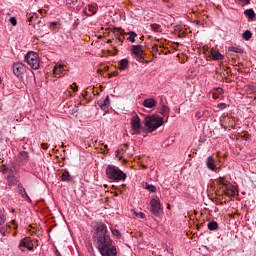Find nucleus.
I'll list each match as a JSON object with an SVG mask.
<instances>
[{"mask_svg": "<svg viewBox=\"0 0 256 256\" xmlns=\"http://www.w3.org/2000/svg\"><path fill=\"white\" fill-rule=\"evenodd\" d=\"M217 107H218V109H226V108H227V104H225V103H219V104L217 105Z\"/></svg>", "mask_w": 256, "mask_h": 256, "instance_id": "nucleus-34", "label": "nucleus"}, {"mask_svg": "<svg viewBox=\"0 0 256 256\" xmlns=\"http://www.w3.org/2000/svg\"><path fill=\"white\" fill-rule=\"evenodd\" d=\"M130 126L133 131V135H139L141 133V130L143 129V124H141V118H139L138 115H133L130 118Z\"/></svg>", "mask_w": 256, "mask_h": 256, "instance_id": "nucleus-6", "label": "nucleus"}, {"mask_svg": "<svg viewBox=\"0 0 256 256\" xmlns=\"http://www.w3.org/2000/svg\"><path fill=\"white\" fill-rule=\"evenodd\" d=\"M71 89L74 90V91H77V88L71 86Z\"/></svg>", "mask_w": 256, "mask_h": 256, "instance_id": "nucleus-39", "label": "nucleus"}, {"mask_svg": "<svg viewBox=\"0 0 256 256\" xmlns=\"http://www.w3.org/2000/svg\"><path fill=\"white\" fill-rule=\"evenodd\" d=\"M25 61L31 67V69H39L41 65V59H39V54L37 52L30 51L25 55Z\"/></svg>", "mask_w": 256, "mask_h": 256, "instance_id": "nucleus-4", "label": "nucleus"}, {"mask_svg": "<svg viewBox=\"0 0 256 256\" xmlns=\"http://www.w3.org/2000/svg\"><path fill=\"white\" fill-rule=\"evenodd\" d=\"M161 115H163V117L169 115V107L167 106H162L161 110H160Z\"/></svg>", "mask_w": 256, "mask_h": 256, "instance_id": "nucleus-23", "label": "nucleus"}, {"mask_svg": "<svg viewBox=\"0 0 256 256\" xmlns=\"http://www.w3.org/2000/svg\"><path fill=\"white\" fill-rule=\"evenodd\" d=\"M12 225H15V220H12Z\"/></svg>", "mask_w": 256, "mask_h": 256, "instance_id": "nucleus-40", "label": "nucleus"}, {"mask_svg": "<svg viewBox=\"0 0 256 256\" xmlns=\"http://www.w3.org/2000/svg\"><path fill=\"white\" fill-rule=\"evenodd\" d=\"M131 51L133 55L137 57L138 61H141V59H143V46L133 45Z\"/></svg>", "mask_w": 256, "mask_h": 256, "instance_id": "nucleus-10", "label": "nucleus"}, {"mask_svg": "<svg viewBox=\"0 0 256 256\" xmlns=\"http://www.w3.org/2000/svg\"><path fill=\"white\" fill-rule=\"evenodd\" d=\"M231 192H232L233 195H237V188L232 186L231 187Z\"/></svg>", "mask_w": 256, "mask_h": 256, "instance_id": "nucleus-37", "label": "nucleus"}, {"mask_svg": "<svg viewBox=\"0 0 256 256\" xmlns=\"http://www.w3.org/2000/svg\"><path fill=\"white\" fill-rule=\"evenodd\" d=\"M65 71V64L62 62H58L53 69L54 75H61Z\"/></svg>", "mask_w": 256, "mask_h": 256, "instance_id": "nucleus-12", "label": "nucleus"}, {"mask_svg": "<svg viewBox=\"0 0 256 256\" xmlns=\"http://www.w3.org/2000/svg\"><path fill=\"white\" fill-rule=\"evenodd\" d=\"M163 123H164L163 117L157 114L146 116L144 119V125L147 128V131H149V133H153V131H157V129H159V127H161Z\"/></svg>", "mask_w": 256, "mask_h": 256, "instance_id": "nucleus-2", "label": "nucleus"}, {"mask_svg": "<svg viewBox=\"0 0 256 256\" xmlns=\"http://www.w3.org/2000/svg\"><path fill=\"white\" fill-rule=\"evenodd\" d=\"M150 211L152 215H155V217L161 216V213L163 212V205L161 204V200H159V198H153L150 201Z\"/></svg>", "mask_w": 256, "mask_h": 256, "instance_id": "nucleus-5", "label": "nucleus"}, {"mask_svg": "<svg viewBox=\"0 0 256 256\" xmlns=\"http://www.w3.org/2000/svg\"><path fill=\"white\" fill-rule=\"evenodd\" d=\"M126 35H129V37L127 38L128 41H130L131 43H135V37H137V33H135L134 31H130L126 33Z\"/></svg>", "mask_w": 256, "mask_h": 256, "instance_id": "nucleus-19", "label": "nucleus"}, {"mask_svg": "<svg viewBox=\"0 0 256 256\" xmlns=\"http://www.w3.org/2000/svg\"><path fill=\"white\" fill-rule=\"evenodd\" d=\"M136 217H139L140 219H145V213L143 212L136 213Z\"/></svg>", "mask_w": 256, "mask_h": 256, "instance_id": "nucleus-35", "label": "nucleus"}, {"mask_svg": "<svg viewBox=\"0 0 256 256\" xmlns=\"http://www.w3.org/2000/svg\"><path fill=\"white\" fill-rule=\"evenodd\" d=\"M7 171H9V168H7V166H3L1 168V172L3 173V175H5V173H7Z\"/></svg>", "mask_w": 256, "mask_h": 256, "instance_id": "nucleus-36", "label": "nucleus"}, {"mask_svg": "<svg viewBox=\"0 0 256 256\" xmlns=\"http://www.w3.org/2000/svg\"><path fill=\"white\" fill-rule=\"evenodd\" d=\"M112 235L115 237H121V232H119V230H112Z\"/></svg>", "mask_w": 256, "mask_h": 256, "instance_id": "nucleus-30", "label": "nucleus"}, {"mask_svg": "<svg viewBox=\"0 0 256 256\" xmlns=\"http://www.w3.org/2000/svg\"><path fill=\"white\" fill-rule=\"evenodd\" d=\"M50 27H53V28L57 27V22L50 23Z\"/></svg>", "mask_w": 256, "mask_h": 256, "instance_id": "nucleus-38", "label": "nucleus"}, {"mask_svg": "<svg viewBox=\"0 0 256 256\" xmlns=\"http://www.w3.org/2000/svg\"><path fill=\"white\" fill-rule=\"evenodd\" d=\"M219 224H217V222L212 221L208 223V229L209 231H216V229H218Z\"/></svg>", "mask_w": 256, "mask_h": 256, "instance_id": "nucleus-20", "label": "nucleus"}, {"mask_svg": "<svg viewBox=\"0 0 256 256\" xmlns=\"http://www.w3.org/2000/svg\"><path fill=\"white\" fill-rule=\"evenodd\" d=\"M242 37L246 40L249 41V39H251V37H253V34L251 33V31L246 30L243 34Z\"/></svg>", "mask_w": 256, "mask_h": 256, "instance_id": "nucleus-21", "label": "nucleus"}, {"mask_svg": "<svg viewBox=\"0 0 256 256\" xmlns=\"http://www.w3.org/2000/svg\"><path fill=\"white\" fill-rule=\"evenodd\" d=\"M88 8H89V9H95V10H97V9H98L97 3L89 4V5H88Z\"/></svg>", "mask_w": 256, "mask_h": 256, "instance_id": "nucleus-31", "label": "nucleus"}, {"mask_svg": "<svg viewBox=\"0 0 256 256\" xmlns=\"http://www.w3.org/2000/svg\"><path fill=\"white\" fill-rule=\"evenodd\" d=\"M12 69L16 77H23V75H25V72L27 71V67H25L24 64L21 62H15L12 66Z\"/></svg>", "mask_w": 256, "mask_h": 256, "instance_id": "nucleus-7", "label": "nucleus"}, {"mask_svg": "<svg viewBox=\"0 0 256 256\" xmlns=\"http://www.w3.org/2000/svg\"><path fill=\"white\" fill-rule=\"evenodd\" d=\"M5 221H6L5 216L0 215V231H1V227H3V225H5Z\"/></svg>", "mask_w": 256, "mask_h": 256, "instance_id": "nucleus-29", "label": "nucleus"}, {"mask_svg": "<svg viewBox=\"0 0 256 256\" xmlns=\"http://www.w3.org/2000/svg\"><path fill=\"white\" fill-rule=\"evenodd\" d=\"M1 81H2V80H1V77H0V83H1Z\"/></svg>", "mask_w": 256, "mask_h": 256, "instance_id": "nucleus-42", "label": "nucleus"}, {"mask_svg": "<svg viewBox=\"0 0 256 256\" xmlns=\"http://www.w3.org/2000/svg\"><path fill=\"white\" fill-rule=\"evenodd\" d=\"M244 15L248 17L252 21V19H255V11L253 9H247L244 11Z\"/></svg>", "mask_w": 256, "mask_h": 256, "instance_id": "nucleus-18", "label": "nucleus"}, {"mask_svg": "<svg viewBox=\"0 0 256 256\" xmlns=\"http://www.w3.org/2000/svg\"><path fill=\"white\" fill-rule=\"evenodd\" d=\"M143 107H146V109H153V107L157 106V100L154 98H147L142 103Z\"/></svg>", "mask_w": 256, "mask_h": 256, "instance_id": "nucleus-11", "label": "nucleus"}, {"mask_svg": "<svg viewBox=\"0 0 256 256\" xmlns=\"http://www.w3.org/2000/svg\"><path fill=\"white\" fill-rule=\"evenodd\" d=\"M206 167L210 169V171H215V168L217 166L215 165V159L213 158V156H209L206 159Z\"/></svg>", "mask_w": 256, "mask_h": 256, "instance_id": "nucleus-13", "label": "nucleus"}, {"mask_svg": "<svg viewBox=\"0 0 256 256\" xmlns=\"http://www.w3.org/2000/svg\"><path fill=\"white\" fill-rule=\"evenodd\" d=\"M145 189H147V191H149L150 193H155V191H157V187L151 184H146Z\"/></svg>", "mask_w": 256, "mask_h": 256, "instance_id": "nucleus-22", "label": "nucleus"}, {"mask_svg": "<svg viewBox=\"0 0 256 256\" xmlns=\"http://www.w3.org/2000/svg\"><path fill=\"white\" fill-rule=\"evenodd\" d=\"M98 106L104 113H107L109 111V107H111V101L109 100V96H106L104 99H100L98 101Z\"/></svg>", "mask_w": 256, "mask_h": 256, "instance_id": "nucleus-8", "label": "nucleus"}, {"mask_svg": "<svg viewBox=\"0 0 256 256\" xmlns=\"http://www.w3.org/2000/svg\"><path fill=\"white\" fill-rule=\"evenodd\" d=\"M18 159L20 161V163H27V160L29 159V153L23 151L20 152L18 155Z\"/></svg>", "mask_w": 256, "mask_h": 256, "instance_id": "nucleus-15", "label": "nucleus"}, {"mask_svg": "<svg viewBox=\"0 0 256 256\" xmlns=\"http://www.w3.org/2000/svg\"><path fill=\"white\" fill-rule=\"evenodd\" d=\"M21 195L24 199H27L29 201V203H31V198L29 197V195L27 194V192L24 190L21 192Z\"/></svg>", "mask_w": 256, "mask_h": 256, "instance_id": "nucleus-27", "label": "nucleus"}, {"mask_svg": "<svg viewBox=\"0 0 256 256\" xmlns=\"http://www.w3.org/2000/svg\"><path fill=\"white\" fill-rule=\"evenodd\" d=\"M10 23H11V25H13L15 27V25H17V19L15 17H11Z\"/></svg>", "mask_w": 256, "mask_h": 256, "instance_id": "nucleus-32", "label": "nucleus"}, {"mask_svg": "<svg viewBox=\"0 0 256 256\" xmlns=\"http://www.w3.org/2000/svg\"><path fill=\"white\" fill-rule=\"evenodd\" d=\"M106 175L108 179H112V181H124L127 179V174H125L119 167L115 165H108L106 168Z\"/></svg>", "mask_w": 256, "mask_h": 256, "instance_id": "nucleus-3", "label": "nucleus"}, {"mask_svg": "<svg viewBox=\"0 0 256 256\" xmlns=\"http://www.w3.org/2000/svg\"><path fill=\"white\" fill-rule=\"evenodd\" d=\"M96 234L94 236V243L102 256H117V248L113 245L111 235L107 229V225L97 223L94 226Z\"/></svg>", "mask_w": 256, "mask_h": 256, "instance_id": "nucleus-1", "label": "nucleus"}, {"mask_svg": "<svg viewBox=\"0 0 256 256\" xmlns=\"http://www.w3.org/2000/svg\"><path fill=\"white\" fill-rule=\"evenodd\" d=\"M17 179H15V176H8V185H16Z\"/></svg>", "mask_w": 256, "mask_h": 256, "instance_id": "nucleus-25", "label": "nucleus"}, {"mask_svg": "<svg viewBox=\"0 0 256 256\" xmlns=\"http://www.w3.org/2000/svg\"><path fill=\"white\" fill-rule=\"evenodd\" d=\"M242 7H245V5H249L251 3V0H237Z\"/></svg>", "mask_w": 256, "mask_h": 256, "instance_id": "nucleus-28", "label": "nucleus"}, {"mask_svg": "<svg viewBox=\"0 0 256 256\" xmlns=\"http://www.w3.org/2000/svg\"><path fill=\"white\" fill-rule=\"evenodd\" d=\"M19 247H24L25 249H28V251H33V240L29 237L23 238L20 241Z\"/></svg>", "mask_w": 256, "mask_h": 256, "instance_id": "nucleus-9", "label": "nucleus"}, {"mask_svg": "<svg viewBox=\"0 0 256 256\" xmlns=\"http://www.w3.org/2000/svg\"><path fill=\"white\" fill-rule=\"evenodd\" d=\"M27 19L29 23H35L37 19H39V14L38 13H27Z\"/></svg>", "mask_w": 256, "mask_h": 256, "instance_id": "nucleus-16", "label": "nucleus"}, {"mask_svg": "<svg viewBox=\"0 0 256 256\" xmlns=\"http://www.w3.org/2000/svg\"><path fill=\"white\" fill-rule=\"evenodd\" d=\"M129 67V60L127 59H122L119 62V70L120 71H125Z\"/></svg>", "mask_w": 256, "mask_h": 256, "instance_id": "nucleus-17", "label": "nucleus"}, {"mask_svg": "<svg viewBox=\"0 0 256 256\" xmlns=\"http://www.w3.org/2000/svg\"><path fill=\"white\" fill-rule=\"evenodd\" d=\"M12 213H15V209H12Z\"/></svg>", "mask_w": 256, "mask_h": 256, "instance_id": "nucleus-41", "label": "nucleus"}, {"mask_svg": "<svg viewBox=\"0 0 256 256\" xmlns=\"http://www.w3.org/2000/svg\"><path fill=\"white\" fill-rule=\"evenodd\" d=\"M196 119H201L203 117V112L197 111L195 114Z\"/></svg>", "mask_w": 256, "mask_h": 256, "instance_id": "nucleus-33", "label": "nucleus"}, {"mask_svg": "<svg viewBox=\"0 0 256 256\" xmlns=\"http://www.w3.org/2000/svg\"><path fill=\"white\" fill-rule=\"evenodd\" d=\"M229 51H232L233 53H240V54H243V53H244L243 49H241V48H239V47H231V48L229 49Z\"/></svg>", "mask_w": 256, "mask_h": 256, "instance_id": "nucleus-26", "label": "nucleus"}, {"mask_svg": "<svg viewBox=\"0 0 256 256\" xmlns=\"http://www.w3.org/2000/svg\"><path fill=\"white\" fill-rule=\"evenodd\" d=\"M62 181H71V174H69V172H64L62 174Z\"/></svg>", "mask_w": 256, "mask_h": 256, "instance_id": "nucleus-24", "label": "nucleus"}, {"mask_svg": "<svg viewBox=\"0 0 256 256\" xmlns=\"http://www.w3.org/2000/svg\"><path fill=\"white\" fill-rule=\"evenodd\" d=\"M211 57H212L213 61H223L225 59V56H223V54H221L220 52H217L215 50L211 51Z\"/></svg>", "mask_w": 256, "mask_h": 256, "instance_id": "nucleus-14", "label": "nucleus"}]
</instances>
